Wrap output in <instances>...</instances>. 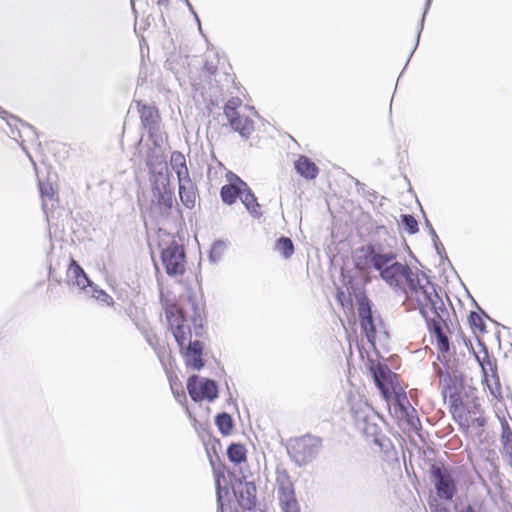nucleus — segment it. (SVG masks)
I'll return each instance as SVG.
<instances>
[{
	"label": "nucleus",
	"mask_w": 512,
	"mask_h": 512,
	"mask_svg": "<svg viewBox=\"0 0 512 512\" xmlns=\"http://www.w3.org/2000/svg\"><path fill=\"white\" fill-rule=\"evenodd\" d=\"M187 298L193 311L189 319L183 311L173 312L170 309L166 310V317L184 364L189 369L200 371L206 365L202 339L207 337V331L194 294L189 293Z\"/></svg>",
	"instance_id": "obj_1"
},
{
	"label": "nucleus",
	"mask_w": 512,
	"mask_h": 512,
	"mask_svg": "<svg viewBox=\"0 0 512 512\" xmlns=\"http://www.w3.org/2000/svg\"><path fill=\"white\" fill-rule=\"evenodd\" d=\"M356 253V267L374 269L385 283L392 277L395 266L399 263L396 261L398 254L394 248L377 241L362 245Z\"/></svg>",
	"instance_id": "obj_2"
},
{
	"label": "nucleus",
	"mask_w": 512,
	"mask_h": 512,
	"mask_svg": "<svg viewBox=\"0 0 512 512\" xmlns=\"http://www.w3.org/2000/svg\"><path fill=\"white\" fill-rule=\"evenodd\" d=\"M352 417L356 427L362 431L367 439L386 450L390 445V440L382 433L379 422L382 421L380 415L367 403L361 404L359 407L351 408Z\"/></svg>",
	"instance_id": "obj_3"
},
{
	"label": "nucleus",
	"mask_w": 512,
	"mask_h": 512,
	"mask_svg": "<svg viewBox=\"0 0 512 512\" xmlns=\"http://www.w3.org/2000/svg\"><path fill=\"white\" fill-rule=\"evenodd\" d=\"M323 440L319 436L305 434L291 438L286 444V450L291 461L298 467H303L313 462L319 455Z\"/></svg>",
	"instance_id": "obj_4"
},
{
	"label": "nucleus",
	"mask_w": 512,
	"mask_h": 512,
	"mask_svg": "<svg viewBox=\"0 0 512 512\" xmlns=\"http://www.w3.org/2000/svg\"><path fill=\"white\" fill-rule=\"evenodd\" d=\"M386 284L407 295V288L412 293L423 294V289L430 287L433 282L425 272L418 269L414 272L407 264L399 262Z\"/></svg>",
	"instance_id": "obj_5"
},
{
	"label": "nucleus",
	"mask_w": 512,
	"mask_h": 512,
	"mask_svg": "<svg viewBox=\"0 0 512 512\" xmlns=\"http://www.w3.org/2000/svg\"><path fill=\"white\" fill-rule=\"evenodd\" d=\"M429 475L436 495L444 501H452L458 492L459 475L455 467L433 463L429 467Z\"/></svg>",
	"instance_id": "obj_6"
},
{
	"label": "nucleus",
	"mask_w": 512,
	"mask_h": 512,
	"mask_svg": "<svg viewBox=\"0 0 512 512\" xmlns=\"http://www.w3.org/2000/svg\"><path fill=\"white\" fill-rule=\"evenodd\" d=\"M152 192V207L162 218H169L176 202L170 178L160 177L150 182Z\"/></svg>",
	"instance_id": "obj_7"
},
{
	"label": "nucleus",
	"mask_w": 512,
	"mask_h": 512,
	"mask_svg": "<svg viewBox=\"0 0 512 512\" xmlns=\"http://www.w3.org/2000/svg\"><path fill=\"white\" fill-rule=\"evenodd\" d=\"M160 259L165 272L170 277L180 276L185 273L186 252L183 246L179 245L176 241H171L167 247L162 249Z\"/></svg>",
	"instance_id": "obj_8"
},
{
	"label": "nucleus",
	"mask_w": 512,
	"mask_h": 512,
	"mask_svg": "<svg viewBox=\"0 0 512 512\" xmlns=\"http://www.w3.org/2000/svg\"><path fill=\"white\" fill-rule=\"evenodd\" d=\"M358 304V316L362 334L366 337L367 342L377 352L376 348V325L374 322L372 302L365 294L356 296Z\"/></svg>",
	"instance_id": "obj_9"
},
{
	"label": "nucleus",
	"mask_w": 512,
	"mask_h": 512,
	"mask_svg": "<svg viewBox=\"0 0 512 512\" xmlns=\"http://www.w3.org/2000/svg\"><path fill=\"white\" fill-rule=\"evenodd\" d=\"M220 440L214 439V443L212 444L211 449L215 457L217 458L218 465L210 452L209 448H206L207 455L209 458L210 465L213 469V473L215 476V485H216V499H217V512H225L226 507L229 505V490L226 487H221L220 478H224L225 474V465L220 461V458L217 454L216 446L220 447Z\"/></svg>",
	"instance_id": "obj_10"
},
{
	"label": "nucleus",
	"mask_w": 512,
	"mask_h": 512,
	"mask_svg": "<svg viewBox=\"0 0 512 512\" xmlns=\"http://www.w3.org/2000/svg\"><path fill=\"white\" fill-rule=\"evenodd\" d=\"M367 368L373 378L375 386L378 388L382 395L388 393L389 387L397 385V375L391 371L386 364L375 363L370 360Z\"/></svg>",
	"instance_id": "obj_11"
},
{
	"label": "nucleus",
	"mask_w": 512,
	"mask_h": 512,
	"mask_svg": "<svg viewBox=\"0 0 512 512\" xmlns=\"http://www.w3.org/2000/svg\"><path fill=\"white\" fill-rule=\"evenodd\" d=\"M68 282L77 287L79 292L88 296L95 283L89 278L82 266L73 258L70 259V264L67 270Z\"/></svg>",
	"instance_id": "obj_12"
},
{
	"label": "nucleus",
	"mask_w": 512,
	"mask_h": 512,
	"mask_svg": "<svg viewBox=\"0 0 512 512\" xmlns=\"http://www.w3.org/2000/svg\"><path fill=\"white\" fill-rule=\"evenodd\" d=\"M422 295L425 301L430 305L434 318L439 319L441 325H446V321L449 318V312L446 309L442 298L436 291V285L433 283L430 287L423 289Z\"/></svg>",
	"instance_id": "obj_13"
},
{
	"label": "nucleus",
	"mask_w": 512,
	"mask_h": 512,
	"mask_svg": "<svg viewBox=\"0 0 512 512\" xmlns=\"http://www.w3.org/2000/svg\"><path fill=\"white\" fill-rule=\"evenodd\" d=\"M237 482L242 486V489L240 490L233 487V493L239 506L244 510H254L257 504V489L255 483L253 481H245L242 483L241 479H237Z\"/></svg>",
	"instance_id": "obj_14"
},
{
	"label": "nucleus",
	"mask_w": 512,
	"mask_h": 512,
	"mask_svg": "<svg viewBox=\"0 0 512 512\" xmlns=\"http://www.w3.org/2000/svg\"><path fill=\"white\" fill-rule=\"evenodd\" d=\"M226 178L228 183L220 188L219 194L221 201L224 204L231 206L241 197L242 187H240V183H238V181L242 179L231 171L226 174Z\"/></svg>",
	"instance_id": "obj_15"
},
{
	"label": "nucleus",
	"mask_w": 512,
	"mask_h": 512,
	"mask_svg": "<svg viewBox=\"0 0 512 512\" xmlns=\"http://www.w3.org/2000/svg\"><path fill=\"white\" fill-rule=\"evenodd\" d=\"M138 112L142 126L148 130L149 137L154 138L159 131L160 116L158 110L148 104L138 103Z\"/></svg>",
	"instance_id": "obj_16"
},
{
	"label": "nucleus",
	"mask_w": 512,
	"mask_h": 512,
	"mask_svg": "<svg viewBox=\"0 0 512 512\" xmlns=\"http://www.w3.org/2000/svg\"><path fill=\"white\" fill-rule=\"evenodd\" d=\"M278 500L283 512H301L295 489L291 482L278 487Z\"/></svg>",
	"instance_id": "obj_17"
},
{
	"label": "nucleus",
	"mask_w": 512,
	"mask_h": 512,
	"mask_svg": "<svg viewBox=\"0 0 512 512\" xmlns=\"http://www.w3.org/2000/svg\"><path fill=\"white\" fill-rule=\"evenodd\" d=\"M146 165L149 169L150 182L160 177L170 178L168 164L162 154L149 153L146 158Z\"/></svg>",
	"instance_id": "obj_18"
},
{
	"label": "nucleus",
	"mask_w": 512,
	"mask_h": 512,
	"mask_svg": "<svg viewBox=\"0 0 512 512\" xmlns=\"http://www.w3.org/2000/svg\"><path fill=\"white\" fill-rule=\"evenodd\" d=\"M238 183H240V187H242L240 200L244 207L246 208L247 212L254 219L261 218L263 213L261 211V205L259 204L255 193L244 180H239Z\"/></svg>",
	"instance_id": "obj_19"
},
{
	"label": "nucleus",
	"mask_w": 512,
	"mask_h": 512,
	"mask_svg": "<svg viewBox=\"0 0 512 512\" xmlns=\"http://www.w3.org/2000/svg\"><path fill=\"white\" fill-rule=\"evenodd\" d=\"M429 333L434 335L436 338V345L440 354L437 359L443 364L449 363V360L446 359V354H449L450 352V341L444 334L442 325L439 321H433L431 324L429 323Z\"/></svg>",
	"instance_id": "obj_20"
},
{
	"label": "nucleus",
	"mask_w": 512,
	"mask_h": 512,
	"mask_svg": "<svg viewBox=\"0 0 512 512\" xmlns=\"http://www.w3.org/2000/svg\"><path fill=\"white\" fill-rule=\"evenodd\" d=\"M178 193L181 203L187 209H193L196 203L197 186L190 177L178 180Z\"/></svg>",
	"instance_id": "obj_21"
},
{
	"label": "nucleus",
	"mask_w": 512,
	"mask_h": 512,
	"mask_svg": "<svg viewBox=\"0 0 512 512\" xmlns=\"http://www.w3.org/2000/svg\"><path fill=\"white\" fill-rule=\"evenodd\" d=\"M226 118L231 129L237 132L241 138L247 140L254 132V121L249 116H242L238 113Z\"/></svg>",
	"instance_id": "obj_22"
},
{
	"label": "nucleus",
	"mask_w": 512,
	"mask_h": 512,
	"mask_svg": "<svg viewBox=\"0 0 512 512\" xmlns=\"http://www.w3.org/2000/svg\"><path fill=\"white\" fill-rule=\"evenodd\" d=\"M296 173L306 180H314L319 175L320 169L316 163L306 155H299L294 161Z\"/></svg>",
	"instance_id": "obj_23"
},
{
	"label": "nucleus",
	"mask_w": 512,
	"mask_h": 512,
	"mask_svg": "<svg viewBox=\"0 0 512 512\" xmlns=\"http://www.w3.org/2000/svg\"><path fill=\"white\" fill-rule=\"evenodd\" d=\"M477 344L481 348V352L483 353V357H480L477 354H474V355H475L476 361L478 362L479 366L481 367L483 375L485 376L487 374V368L486 367L489 366V369L492 372V377L496 381V385L500 386L499 375H498V372H497V365H496V362H492L491 361V359L489 357L488 347L486 346L484 341L481 340L480 338H477Z\"/></svg>",
	"instance_id": "obj_24"
},
{
	"label": "nucleus",
	"mask_w": 512,
	"mask_h": 512,
	"mask_svg": "<svg viewBox=\"0 0 512 512\" xmlns=\"http://www.w3.org/2000/svg\"><path fill=\"white\" fill-rule=\"evenodd\" d=\"M444 365H445L446 371L442 372V369L440 368V366L435 362L433 363V367L436 371V374L439 376V384L441 387V394H442L443 398L446 399L447 396L449 397V394L451 393L452 386L454 385L453 379H452L453 366H451L450 363H446Z\"/></svg>",
	"instance_id": "obj_25"
},
{
	"label": "nucleus",
	"mask_w": 512,
	"mask_h": 512,
	"mask_svg": "<svg viewBox=\"0 0 512 512\" xmlns=\"http://www.w3.org/2000/svg\"><path fill=\"white\" fill-rule=\"evenodd\" d=\"M186 386L189 396L194 402L197 403L204 400V378L198 375H192L187 379Z\"/></svg>",
	"instance_id": "obj_26"
},
{
	"label": "nucleus",
	"mask_w": 512,
	"mask_h": 512,
	"mask_svg": "<svg viewBox=\"0 0 512 512\" xmlns=\"http://www.w3.org/2000/svg\"><path fill=\"white\" fill-rule=\"evenodd\" d=\"M474 304L477 306L479 313L476 311H471L468 317L471 328L477 329L480 332H486V322L485 319L493 322L495 325H500L497 321L492 319L482 308L478 306L475 300H473Z\"/></svg>",
	"instance_id": "obj_27"
},
{
	"label": "nucleus",
	"mask_w": 512,
	"mask_h": 512,
	"mask_svg": "<svg viewBox=\"0 0 512 512\" xmlns=\"http://www.w3.org/2000/svg\"><path fill=\"white\" fill-rule=\"evenodd\" d=\"M229 461L235 465H240L247 460V449L244 444L231 442L226 451Z\"/></svg>",
	"instance_id": "obj_28"
},
{
	"label": "nucleus",
	"mask_w": 512,
	"mask_h": 512,
	"mask_svg": "<svg viewBox=\"0 0 512 512\" xmlns=\"http://www.w3.org/2000/svg\"><path fill=\"white\" fill-rule=\"evenodd\" d=\"M170 165L175 171L178 180L190 177L185 156L180 151H173L171 153Z\"/></svg>",
	"instance_id": "obj_29"
},
{
	"label": "nucleus",
	"mask_w": 512,
	"mask_h": 512,
	"mask_svg": "<svg viewBox=\"0 0 512 512\" xmlns=\"http://www.w3.org/2000/svg\"><path fill=\"white\" fill-rule=\"evenodd\" d=\"M425 226L428 229L429 235L433 242V247L435 249L436 254L439 256L441 263L447 262L449 264V266H452L443 244L441 243L435 229L433 228L431 222L429 221V219L427 217H425Z\"/></svg>",
	"instance_id": "obj_30"
},
{
	"label": "nucleus",
	"mask_w": 512,
	"mask_h": 512,
	"mask_svg": "<svg viewBox=\"0 0 512 512\" xmlns=\"http://www.w3.org/2000/svg\"><path fill=\"white\" fill-rule=\"evenodd\" d=\"M214 422L223 436H229L235 426L233 417L227 412H220L216 414Z\"/></svg>",
	"instance_id": "obj_31"
},
{
	"label": "nucleus",
	"mask_w": 512,
	"mask_h": 512,
	"mask_svg": "<svg viewBox=\"0 0 512 512\" xmlns=\"http://www.w3.org/2000/svg\"><path fill=\"white\" fill-rule=\"evenodd\" d=\"M453 386L449 394V402L456 403L461 398V390L464 387V375L457 368H452Z\"/></svg>",
	"instance_id": "obj_32"
},
{
	"label": "nucleus",
	"mask_w": 512,
	"mask_h": 512,
	"mask_svg": "<svg viewBox=\"0 0 512 512\" xmlns=\"http://www.w3.org/2000/svg\"><path fill=\"white\" fill-rule=\"evenodd\" d=\"M274 249L283 259L291 258L295 251L291 238L283 235L276 239Z\"/></svg>",
	"instance_id": "obj_33"
},
{
	"label": "nucleus",
	"mask_w": 512,
	"mask_h": 512,
	"mask_svg": "<svg viewBox=\"0 0 512 512\" xmlns=\"http://www.w3.org/2000/svg\"><path fill=\"white\" fill-rule=\"evenodd\" d=\"M227 243L223 239L215 240L208 250V260L212 264L218 263L224 255Z\"/></svg>",
	"instance_id": "obj_34"
},
{
	"label": "nucleus",
	"mask_w": 512,
	"mask_h": 512,
	"mask_svg": "<svg viewBox=\"0 0 512 512\" xmlns=\"http://www.w3.org/2000/svg\"><path fill=\"white\" fill-rule=\"evenodd\" d=\"M501 444L505 455L512 454V430L506 420L501 422Z\"/></svg>",
	"instance_id": "obj_35"
},
{
	"label": "nucleus",
	"mask_w": 512,
	"mask_h": 512,
	"mask_svg": "<svg viewBox=\"0 0 512 512\" xmlns=\"http://www.w3.org/2000/svg\"><path fill=\"white\" fill-rule=\"evenodd\" d=\"M204 399L208 402H214L219 397V385L216 380L204 378Z\"/></svg>",
	"instance_id": "obj_36"
},
{
	"label": "nucleus",
	"mask_w": 512,
	"mask_h": 512,
	"mask_svg": "<svg viewBox=\"0 0 512 512\" xmlns=\"http://www.w3.org/2000/svg\"><path fill=\"white\" fill-rule=\"evenodd\" d=\"M12 126H9L10 133L9 136L14 139L15 141L19 142V138L25 137H34L37 138V132L34 130V133H31L30 131L26 130L20 122H14L11 123Z\"/></svg>",
	"instance_id": "obj_37"
},
{
	"label": "nucleus",
	"mask_w": 512,
	"mask_h": 512,
	"mask_svg": "<svg viewBox=\"0 0 512 512\" xmlns=\"http://www.w3.org/2000/svg\"><path fill=\"white\" fill-rule=\"evenodd\" d=\"M463 406V400L459 399L458 402L452 403L449 402V411L452 414L453 419L460 425V427L465 428V430H468L469 425H464V411L461 409Z\"/></svg>",
	"instance_id": "obj_38"
},
{
	"label": "nucleus",
	"mask_w": 512,
	"mask_h": 512,
	"mask_svg": "<svg viewBox=\"0 0 512 512\" xmlns=\"http://www.w3.org/2000/svg\"><path fill=\"white\" fill-rule=\"evenodd\" d=\"M400 221L409 235H414L419 231L418 221L412 214H401Z\"/></svg>",
	"instance_id": "obj_39"
},
{
	"label": "nucleus",
	"mask_w": 512,
	"mask_h": 512,
	"mask_svg": "<svg viewBox=\"0 0 512 512\" xmlns=\"http://www.w3.org/2000/svg\"><path fill=\"white\" fill-rule=\"evenodd\" d=\"M88 297L94 298L97 301L105 303L107 306L114 305L113 298L105 290L101 289L96 284L94 285V287H92V290H90Z\"/></svg>",
	"instance_id": "obj_40"
},
{
	"label": "nucleus",
	"mask_w": 512,
	"mask_h": 512,
	"mask_svg": "<svg viewBox=\"0 0 512 512\" xmlns=\"http://www.w3.org/2000/svg\"><path fill=\"white\" fill-rule=\"evenodd\" d=\"M0 118H1V119H3V120L6 122V124H7L8 126H12V125H11L12 121H14V122H20V123H21V125H22L26 130L30 131L31 133H34V127H33L31 124L26 123V122H24L23 120H21L19 117L15 116V115H13V114H11V113H9L8 111H6V110H5L4 108H2L1 106H0Z\"/></svg>",
	"instance_id": "obj_41"
},
{
	"label": "nucleus",
	"mask_w": 512,
	"mask_h": 512,
	"mask_svg": "<svg viewBox=\"0 0 512 512\" xmlns=\"http://www.w3.org/2000/svg\"><path fill=\"white\" fill-rule=\"evenodd\" d=\"M0 118H1V119H3V120L6 122V124H7L8 126H12V125H11L12 121H14V122H20V123H21V125H22L26 130L30 131L31 133H34V127H33L31 124L26 123V122H24L23 120H21L19 117L15 116V115H13V114H11V113H9L8 111H6V110H5L4 108H2L1 106H0Z\"/></svg>",
	"instance_id": "obj_42"
},
{
	"label": "nucleus",
	"mask_w": 512,
	"mask_h": 512,
	"mask_svg": "<svg viewBox=\"0 0 512 512\" xmlns=\"http://www.w3.org/2000/svg\"><path fill=\"white\" fill-rule=\"evenodd\" d=\"M0 118H1V119H3V120L6 122V124H7L8 126H12V125H11L12 121H14V122H20V123H21V125H22L26 130L30 131L31 133H34V127H33L31 124L26 123V122H24L23 120H21L19 117L15 116V115H13V114H11V113H9L8 111H6V110H5L4 108H2L1 106H0Z\"/></svg>",
	"instance_id": "obj_43"
},
{
	"label": "nucleus",
	"mask_w": 512,
	"mask_h": 512,
	"mask_svg": "<svg viewBox=\"0 0 512 512\" xmlns=\"http://www.w3.org/2000/svg\"><path fill=\"white\" fill-rule=\"evenodd\" d=\"M0 118H1V119H3V120L6 122V124H7L8 126H12V125H11L12 121H14V122H20V123H21V125H22L26 130L30 131L31 133H34V127H33L31 124L26 123V122H24L23 120H21L19 117L15 116V115H13V114H11V113H9L8 111H6V110H5L4 108H2L1 106H0Z\"/></svg>",
	"instance_id": "obj_44"
},
{
	"label": "nucleus",
	"mask_w": 512,
	"mask_h": 512,
	"mask_svg": "<svg viewBox=\"0 0 512 512\" xmlns=\"http://www.w3.org/2000/svg\"><path fill=\"white\" fill-rule=\"evenodd\" d=\"M242 101L240 98L238 97H232L230 98L224 105V115L225 117H228V116H235L237 115L239 112H238V108L240 107Z\"/></svg>",
	"instance_id": "obj_45"
},
{
	"label": "nucleus",
	"mask_w": 512,
	"mask_h": 512,
	"mask_svg": "<svg viewBox=\"0 0 512 512\" xmlns=\"http://www.w3.org/2000/svg\"><path fill=\"white\" fill-rule=\"evenodd\" d=\"M418 308H419V313L425 319V322H426L428 330H429V323L431 324L433 321H439L440 322L439 319H435V318H430L429 317L425 305H423L420 301L418 302Z\"/></svg>",
	"instance_id": "obj_46"
},
{
	"label": "nucleus",
	"mask_w": 512,
	"mask_h": 512,
	"mask_svg": "<svg viewBox=\"0 0 512 512\" xmlns=\"http://www.w3.org/2000/svg\"><path fill=\"white\" fill-rule=\"evenodd\" d=\"M431 4H432V0H426L425 6H424V11H423L421 19H420L419 34L422 33V31H423L426 15L431 7Z\"/></svg>",
	"instance_id": "obj_47"
},
{
	"label": "nucleus",
	"mask_w": 512,
	"mask_h": 512,
	"mask_svg": "<svg viewBox=\"0 0 512 512\" xmlns=\"http://www.w3.org/2000/svg\"><path fill=\"white\" fill-rule=\"evenodd\" d=\"M181 1L187 6V9L193 15L194 20L196 21L197 25L200 26V18L198 16L197 12L195 11L193 5L191 4V2L189 0H181Z\"/></svg>",
	"instance_id": "obj_48"
},
{
	"label": "nucleus",
	"mask_w": 512,
	"mask_h": 512,
	"mask_svg": "<svg viewBox=\"0 0 512 512\" xmlns=\"http://www.w3.org/2000/svg\"><path fill=\"white\" fill-rule=\"evenodd\" d=\"M164 68L166 70H170L173 73L176 72L175 59H174L173 56H170V57L167 58V60L164 63Z\"/></svg>",
	"instance_id": "obj_49"
},
{
	"label": "nucleus",
	"mask_w": 512,
	"mask_h": 512,
	"mask_svg": "<svg viewBox=\"0 0 512 512\" xmlns=\"http://www.w3.org/2000/svg\"><path fill=\"white\" fill-rule=\"evenodd\" d=\"M419 29H420V26L418 27V31H417V35H416L415 45H414V47H413L412 51L410 52L409 57H408V59H407V61H406V64H405V66H403V69H406V66L408 65V63H409V61H410V59H411L412 55L414 54L415 50L417 49V47H418V45H419L420 36H421V33L419 34Z\"/></svg>",
	"instance_id": "obj_50"
},
{
	"label": "nucleus",
	"mask_w": 512,
	"mask_h": 512,
	"mask_svg": "<svg viewBox=\"0 0 512 512\" xmlns=\"http://www.w3.org/2000/svg\"><path fill=\"white\" fill-rule=\"evenodd\" d=\"M399 404L402 408H406L407 410H411V413H416V410L412 408L411 404L409 403L407 397L404 395L403 398L399 400Z\"/></svg>",
	"instance_id": "obj_51"
},
{
	"label": "nucleus",
	"mask_w": 512,
	"mask_h": 512,
	"mask_svg": "<svg viewBox=\"0 0 512 512\" xmlns=\"http://www.w3.org/2000/svg\"><path fill=\"white\" fill-rule=\"evenodd\" d=\"M472 425L482 428L486 425V419L484 417H477L472 420Z\"/></svg>",
	"instance_id": "obj_52"
},
{
	"label": "nucleus",
	"mask_w": 512,
	"mask_h": 512,
	"mask_svg": "<svg viewBox=\"0 0 512 512\" xmlns=\"http://www.w3.org/2000/svg\"><path fill=\"white\" fill-rule=\"evenodd\" d=\"M356 186L359 193H362L365 197L367 195V191H369L364 183L356 180Z\"/></svg>",
	"instance_id": "obj_53"
},
{
	"label": "nucleus",
	"mask_w": 512,
	"mask_h": 512,
	"mask_svg": "<svg viewBox=\"0 0 512 512\" xmlns=\"http://www.w3.org/2000/svg\"><path fill=\"white\" fill-rule=\"evenodd\" d=\"M407 421H408L409 425L412 427H415L416 423H418V424L420 423L417 416L410 415L408 412H407Z\"/></svg>",
	"instance_id": "obj_54"
},
{
	"label": "nucleus",
	"mask_w": 512,
	"mask_h": 512,
	"mask_svg": "<svg viewBox=\"0 0 512 512\" xmlns=\"http://www.w3.org/2000/svg\"><path fill=\"white\" fill-rule=\"evenodd\" d=\"M171 389H172V392H173V394H174V396H175V399H176L178 402H181V400H182V399H184V400L186 399V396H185L184 392L182 391V392L180 393V392L175 391V390H174V387H173V385H172V384H171Z\"/></svg>",
	"instance_id": "obj_55"
},
{
	"label": "nucleus",
	"mask_w": 512,
	"mask_h": 512,
	"mask_svg": "<svg viewBox=\"0 0 512 512\" xmlns=\"http://www.w3.org/2000/svg\"><path fill=\"white\" fill-rule=\"evenodd\" d=\"M366 197L369 200V202L374 203V201L378 198V193L374 190L367 191Z\"/></svg>",
	"instance_id": "obj_56"
},
{
	"label": "nucleus",
	"mask_w": 512,
	"mask_h": 512,
	"mask_svg": "<svg viewBox=\"0 0 512 512\" xmlns=\"http://www.w3.org/2000/svg\"><path fill=\"white\" fill-rule=\"evenodd\" d=\"M458 512H477V511L472 505L468 504Z\"/></svg>",
	"instance_id": "obj_57"
},
{
	"label": "nucleus",
	"mask_w": 512,
	"mask_h": 512,
	"mask_svg": "<svg viewBox=\"0 0 512 512\" xmlns=\"http://www.w3.org/2000/svg\"><path fill=\"white\" fill-rule=\"evenodd\" d=\"M226 387H227V390H228V393H229V400H228V401H229V402H232V403L234 404L235 408L237 409V403H236V401H234V400L232 399L231 392H230V387H229V385H228V383H227V382H226Z\"/></svg>",
	"instance_id": "obj_58"
},
{
	"label": "nucleus",
	"mask_w": 512,
	"mask_h": 512,
	"mask_svg": "<svg viewBox=\"0 0 512 512\" xmlns=\"http://www.w3.org/2000/svg\"><path fill=\"white\" fill-rule=\"evenodd\" d=\"M169 3V0H157L158 6H165L167 7Z\"/></svg>",
	"instance_id": "obj_59"
},
{
	"label": "nucleus",
	"mask_w": 512,
	"mask_h": 512,
	"mask_svg": "<svg viewBox=\"0 0 512 512\" xmlns=\"http://www.w3.org/2000/svg\"><path fill=\"white\" fill-rule=\"evenodd\" d=\"M343 297H345L344 292L341 290H338L337 291V299L341 302Z\"/></svg>",
	"instance_id": "obj_60"
},
{
	"label": "nucleus",
	"mask_w": 512,
	"mask_h": 512,
	"mask_svg": "<svg viewBox=\"0 0 512 512\" xmlns=\"http://www.w3.org/2000/svg\"><path fill=\"white\" fill-rule=\"evenodd\" d=\"M41 196L49 195L48 190L44 189L42 185L39 186Z\"/></svg>",
	"instance_id": "obj_61"
},
{
	"label": "nucleus",
	"mask_w": 512,
	"mask_h": 512,
	"mask_svg": "<svg viewBox=\"0 0 512 512\" xmlns=\"http://www.w3.org/2000/svg\"><path fill=\"white\" fill-rule=\"evenodd\" d=\"M21 146V149L26 153V155L31 159V155L29 154V152L27 151L26 147L23 145V143L20 144Z\"/></svg>",
	"instance_id": "obj_62"
},
{
	"label": "nucleus",
	"mask_w": 512,
	"mask_h": 512,
	"mask_svg": "<svg viewBox=\"0 0 512 512\" xmlns=\"http://www.w3.org/2000/svg\"><path fill=\"white\" fill-rule=\"evenodd\" d=\"M473 406L475 410H478L480 408V404L477 402H474Z\"/></svg>",
	"instance_id": "obj_63"
},
{
	"label": "nucleus",
	"mask_w": 512,
	"mask_h": 512,
	"mask_svg": "<svg viewBox=\"0 0 512 512\" xmlns=\"http://www.w3.org/2000/svg\"><path fill=\"white\" fill-rule=\"evenodd\" d=\"M352 282H353V279L350 277L348 282H345V284H350L351 287L353 288Z\"/></svg>",
	"instance_id": "obj_64"
}]
</instances>
